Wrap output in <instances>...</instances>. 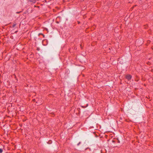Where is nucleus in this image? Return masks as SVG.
<instances>
[{
  "label": "nucleus",
  "mask_w": 153,
  "mask_h": 153,
  "mask_svg": "<svg viewBox=\"0 0 153 153\" xmlns=\"http://www.w3.org/2000/svg\"><path fill=\"white\" fill-rule=\"evenodd\" d=\"M42 34V35L43 36H44V35H43L42 34Z\"/></svg>",
  "instance_id": "nucleus-4"
},
{
  "label": "nucleus",
  "mask_w": 153,
  "mask_h": 153,
  "mask_svg": "<svg viewBox=\"0 0 153 153\" xmlns=\"http://www.w3.org/2000/svg\"><path fill=\"white\" fill-rule=\"evenodd\" d=\"M31 2H32L33 3H35L36 1V0H29Z\"/></svg>",
  "instance_id": "nucleus-2"
},
{
  "label": "nucleus",
  "mask_w": 153,
  "mask_h": 153,
  "mask_svg": "<svg viewBox=\"0 0 153 153\" xmlns=\"http://www.w3.org/2000/svg\"><path fill=\"white\" fill-rule=\"evenodd\" d=\"M3 150L1 149H0V153H1L2 152Z\"/></svg>",
  "instance_id": "nucleus-3"
},
{
  "label": "nucleus",
  "mask_w": 153,
  "mask_h": 153,
  "mask_svg": "<svg viewBox=\"0 0 153 153\" xmlns=\"http://www.w3.org/2000/svg\"><path fill=\"white\" fill-rule=\"evenodd\" d=\"M20 13V12H17V13Z\"/></svg>",
  "instance_id": "nucleus-5"
},
{
  "label": "nucleus",
  "mask_w": 153,
  "mask_h": 153,
  "mask_svg": "<svg viewBox=\"0 0 153 153\" xmlns=\"http://www.w3.org/2000/svg\"><path fill=\"white\" fill-rule=\"evenodd\" d=\"M131 78V76L130 75H127L126 76V78L128 80H130Z\"/></svg>",
  "instance_id": "nucleus-1"
}]
</instances>
